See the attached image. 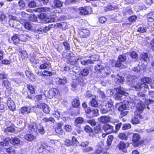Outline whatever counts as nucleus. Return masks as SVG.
Here are the masks:
<instances>
[{
  "label": "nucleus",
  "instance_id": "1",
  "mask_svg": "<svg viewBox=\"0 0 154 154\" xmlns=\"http://www.w3.org/2000/svg\"><path fill=\"white\" fill-rule=\"evenodd\" d=\"M30 132L34 134H37V131L42 134H44L45 131L43 126L40 124L37 125L35 122L31 123L29 126Z\"/></svg>",
  "mask_w": 154,
  "mask_h": 154
},
{
  "label": "nucleus",
  "instance_id": "2",
  "mask_svg": "<svg viewBox=\"0 0 154 154\" xmlns=\"http://www.w3.org/2000/svg\"><path fill=\"white\" fill-rule=\"evenodd\" d=\"M115 90L117 91L114 96L115 99L116 100H122L123 95L127 96L128 94L126 92V90L121 86L115 88Z\"/></svg>",
  "mask_w": 154,
  "mask_h": 154
},
{
  "label": "nucleus",
  "instance_id": "3",
  "mask_svg": "<svg viewBox=\"0 0 154 154\" xmlns=\"http://www.w3.org/2000/svg\"><path fill=\"white\" fill-rule=\"evenodd\" d=\"M127 106L128 105H126L123 103H118L116 104L115 107L116 108H118V111L120 112V117L122 118L127 114L128 112L126 111L128 108Z\"/></svg>",
  "mask_w": 154,
  "mask_h": 154
},
{
  "label": "nucleus",
  "instance_id": "4",
  "mask_svg": "<svg viewBox=\"0 0 154 154\" xmlns=\"http://www.w3.org/2000/svg\"><path fill=\"white\" fill-rule=\"evenodd\" d=\"M128 80L129 82V85L131 87L134 88L136 90L140 91L142 88V83L139 82L135 85L136 81L133 79V76H130L129 78H128Z\"/></svg>",
  "mask_w": 154,
  "mask_h": 154
},
{
  "label": "nucleus",
  "instance_id": "5",
  "mask_svg": "<svg viewBox=\"0 0 154 154\" xmlns=\"http://www.w3.org/2000/svg\"><path fill=\"white\" fill-rule=\"evenodd\" d=\"M134 103L136 104V107L137 108V111L135 112V114L138 113L140 114V113L142 112L144 108H146L145 104L141 100H136L134 102Z\"/></svg>",
  "mask_w": 154,
  "mask_h": 154
},
{
  "label": "nucleus",
  "instance_id": "6",
  "mask_svg": "<svg viewBox=\"0 0 154 154\" xmlns=\"http://www.w3.org/2000/svg\"><path fill=\"white\" fill-rule=\"evenodd\" d=\"M133 145L134 147L138 146L144 142L143 140H140V136L137 133H132Z\"/></svg>",
  "mask_w": 154,
  "mask_h": 154
},
{
  "label": "nucleus",
  "instance_id": "7",
  "mask_svg": "<svg viewBox=\"0 0 154 154\" xmlns=\"http://www.w3.org/2000/svg\"><path fill=\"white\" fill-rule=\"evenodd\" d=\"M51 67V63L47 59H45L42 60L39 68L41 69L48 70Z\"/></svg>",
  "mask_w": 154,
  "mask_h": 154
},
{
  "label": "nucleus",
  "instance_id": "8",
  "mask_svg": "<svg viewBox=\"0 0 154 154\" xmlns=\"http://www.w3.org/2000/svg\"><path fill=\"white\" fill-rule=\"evenodd\" d=\"M36 107L42 109L43 112L46 114L49 113L50 112L49 108L48 106L44 103H40L37 105Z\"/></svg>",
  "mask_w": 154,
  "mask_h": 154
},
{
  "label": "nucleus",
  "instance_id": "9",
  "mask_svg": "<svg viewBox=\"0 0 154 154\" xmlns=\"http://www.w3.org/2000/svg\"><path fill=\"white\" fill-rule=\"evenodd\" d=\"M112 65L113 67H118L121 69L125 68L127 67L126 65H123L122 62L119 60L115 61L113 60L112 61Z\"/></svg>",
  "mask_w": 154,
  "mask_h": 154
},
{
  "label": "nucleus",
  "instance_id": "10",
  "mask_svg": "<svg viewBox=\"0 0 154 154\" xmlns=\"http://www.w3.org/2000/svg\"><path fill=\"white\" fill-rule=\"evenodd\" d=\"M31 108L29 106H23L19 109V112L21 114H27L30 113Z\"/></svg>",
  "mask_w": 154,
  "mask_h": 154
},
{
  "label": "nucleus",
  "instance_id": "11",
  "mask_svg": "<svg viewBox=\"0 0 154 154\" xmlns=\"http://www.w3.org/2000/svg\"><path fill=\"white\" fill-rule=\"evenodd\" d=\"M50 10V8H42V11H44L45 13H42L39 14L38 16V19L39 20H42L45 19L47 16L46 13L49 11Z\"/></svg>",
  "mask_w": 154,
  "mask_h": 154
},
{
  "label": "nucleus",
  "instance_id": "12",
  "mask_svg": "<svg viewBox=\"0 0 154 154\" xmlns=\"http://www.w3.org/2000/svg\"><path fill=\"white\" fill-rule=\"evenodd\" d=\"M103 129L105 132L108 134H109L113 131L114 127L109 124H106L103 125Z\"/></svg>",
  "mask_w": 154,
  "mask_h": 154
},
{
  "label": "nucleus",
  "instance_id": "13",
  "mask_svg": "<svg viewBox=\"0 0 154 154\" xmlns=\"http://www.w3.org/2000/svg\"><path fill=\"white\" fill-rule=\"evenodd\" d=\"M9 144L8 140L5 138L0 142V150L4 151L5 147L8 146Z\"/></svg>",
  "mask_w": 154,
  "mask_h": 154
},
{
  "label": "nucleus",
  "instance_id": "14",
  "mask_svg": "<svg viewBox=\"0 0 154 154\" xmlns=\"http://www.w3.org/2000/svg\"><path fill=\"white\" fill-rule=\"evenodd\" d=\"M59 92L58 90L56 88H52L48 91V97L50 99L52 98Z\"/></svg>",
  "mask_w": 154,
  "mask_h": 154
},
{
  "label": "nucleus",
  "instance_id": "15",
  "mask_svg": "<svg viewBox=\"0 0 154 154\" xmlns=\"http://www.w3.org/2000/svg\"><path fill=\"white\" fill-rule=\"evenodd\" d=\"M142 117L140 114L137 113L135 114V116L131 121L132 123L134 124L139 123L140 122L139 119H142Z\"/></svg>",
  "mask_w": 154,
  "mask_h": 154
},
{
  "label": "nucleus",
  "instance_id": "16",
  "mask_svg": "<svg viewBox=\"0 0 154 154\" xmlns=\"http://www.w3.org/2000/svg\"><path fill=\"white\" fill-rule=\"evenodd\" d=\"M10 143L14 146H19L20 144V140L17 137H12L10 140Z\"/></svg>",
  "mask_w": 154,
  "mask_h": 154
},
{
  "label": "nucleus",
  "instance_id": "17",
  "mask_svg": "<svg viewBox=\"0 0 154 154\" xmlns=\"http://www.w3.org/2000/svg\"><path fill=\"white\" fill-rule=\"evenodd\" d=\"M113 103L112 100L111 99L107 98L106 103H105L106 107L109 109L111 111H112V109L111 108L113 107Z\"/></svg>",
  "mask_w": 154,
  "mask_h": 154
},
{
  "label": "nucleus",
  "instance_id": "18",
  "mask_svg": "<svg viewBox=\"0 0 154 154\" xmlns=\"http://www.w3.org/2000/svg\"><path fill=\"white\" fill-rule=\"evenodd\" d=\"M79 35L82 38H86L88 36L90 32L89 30L87 29H82L79 32Z\"/></svg>",
  "mask_w": 154,
  "mask_h": 154
},
{
  "label": "nucleus",
  "instance_id": "19",
  "mask_svg": "<svg viewBox=\"0 0 154 154\" xmlns=\"http://www.w3.org/2000/svg\"><path fill=\"white\" fill-rule=\"evenodd\" d=\"M117 147L120 150H122L124 152H127V150L126 149V144L123 141H121L117 145Z\"/></svg>",
  "mask_w": 154,
  "mask_h": 154
},
{
  "label": "nucleus",
  "instance_id": "20",
  "mask_svg": "<svg viewBox=\"0 0 154 154\" xmlns=\"http://www.w3.org/2000/svg\"><path fill=\"white\" fill-rule=\"evenodd\" d=\"M111 119V117L109 116H102L98 119V120L101 122L105 123L109 122Z\"/></svg>",
  "mask_w": 154,
  "mask_h": 154
},
{
  "label": "nucleus",
  "instance_id": "21",
  "mask_svg": "<svg viewBox=\"0 0 154 154\" xmlns=\"http://www.w3.org/2000/svg\"><path fill=\"white\" fill-rule=\"evenodd\" d=\"M56 83L58 85H63L66 83V79L65 77L63 78H56Z\"/></svg>",
  "mask_w": 154,
  "mask_h": 154
},
{
  "label": "nucleus",
  "instance_id": "22",
  "mask_svg": "<svg viewBox=\"0 0 154 154\" xmlns=\"http://www.w3.org/2000/svg\"><path fill=\"white\" fill-rule=\"evenodd\" d=\"M25 139L28 141H31L36 138L35 136L31 134H27L24 136Z\"/></svg>",
  "mask_w": 154,
  "mask_h": 154
},
{
  "label": "nucleus",
  "instance_id": "23",
  "mask_svg": "<svg viewBox=\"0 0 154 154\" xmlns=\"http://www.w3.org/2000/svg\"><path fill=\"white\" fill-rule=\"evenodd\" d=\"M7 104L10 110L14 111L15 109V106L13 101L8 100L7 101Z\"/></svg>",
  "mask_w": 154,
  "mask_h": 154
},
{
  "label": "nucleus",
  "instance_id": "24",
  "mask_svg": "<svg viewBox=\"0 0 154 154\" xmlns=\"http://www.w3.org/2000/svg\"><path fill=\"white\" fill-rule=\"evenodd\" d=\"M42 121L43 122L45 123L50 122V123H54L55 122V120L52 117L49 118L47 117H44L42 119Z\"/></svg>",
  "mask_w": 154,
  "mask_h": 154
},
{
  "label": "nucleus",
  "instance_id": "25",
  "mask_svg": "<svg viewBox=\"0 0 154 154\" xmlns=\"http://www.w3.org/2000/svg\"><path fill=\"white\" fill-rule=\"evenodd\" d=\"M84 131L90 134L89 135L91 136H93L95 135V134L93 133V130L91 128L89 125H86L84 128Z\"/></svg>",
  "mask_w": 154,
  "mask_h": 154
},
{
  "label": "nucleus",
  "instance_id": "26",
  "mask_svg": "<svg viewBox=\"0 0 154 154\" xmlns=\"http://www.w3.org/2000/svg\"><path fill=\"white\" fill-rule=\"evenodd\" d=\"M79 13L82 15H86L89 13L86 8L81 7L79 8Z\"/></svg>",
  "mask_w": 154,
  "mask_h": 154
},
{
  "label": "nucleus",
  "instance_id": "27",
  "mask_svg": "<svg viewBox=\"0 0 154 154\" xmlns=\"http://www.w3.org/2000/svg\"><path fill=\"white\" fill-rule=\"evenodd\" d=\"M140 59L143 61H147L149 60L148 55L146 53H143L141 54Z\"/></svg>",
  "mask_w": 154,
  "mask_h": 154
},
{
  "label": "nucleus",
  "instance_id": "28",
  "mask_svg": "<svg viewBox=\"0 0 154 154\" xmlns=\"http://www.w3.org/2000/svg\"><path fill=\"white\" fill-rule=\"evenodd\" d=\"M2 85L7 89H9L11 88V83L8 80L3 81Z\"/></svg>",
  "mask_w": 154,
  "mask_h": 154
},
{
  "label": "nucleus",
  "instance_id": "29",
  "mask_svg": "<svg viewBox=\"0 0 154 154\" xmlns=\"http://www.w3.org/2000/svg\"><path fill=\"white\" fill-rule=\"evenodd\" d=\"M81 63L83 65L87 66L89 64H93L94 63L92 60L90 59L82 60L81 62Z\"/></svg>",
  "mask_w": 154,
  "mask_h": 154
},
{
  "label": "nucleus",
  "instance_id": "30",
  "mask_svg": "<svg viewBox=\"0 0 154 154\" xmlns=\"http://www.w3.org/2000/svg\"><path fill=\"white\" fill-rule=\"evenodd\" d=\"M101 72L103 74L102 77H105L106 76L109 75L110 74V71L108 69L106 68H104V69L102 70L101 71Z\"/></svg>",
  "mask_w": 154,
  "mask_h": 154
},
{
  "label": "nucleus",
  "instance_id": "31",
  "mask_svg": "<svg viewBox=\"0 0 154 154\" xmlns=\"http://www.w3.org/2000/svg\"><path fill=\"white\" fill-rule=\"evenodd\" d=\"M23 26L24 27L29 30H31L32 29V27L31 23L29 22H25Z\"/></svg>",
  "mask_w": 154,
  "mask_h": 154
},
{
  "label": "nucleus",
  "instance_id": "32",
  "mask_svg": "<svg viewBox=\"0 0 154 154\" xmlns=\"http://www.w3.org/2000/svg\"><path fill=\"white\" fill-rule=\"evenodd\" d=\"M152 79L149 77H144L141 79V81L145 83L150 84L152 82Z\"/></svg>",
  "mask_w": 154,
  "mask_h": 154
},
{
  "label": "nucleus",
  "instance_id": "33",
  "mask_svg": "<svg viewBox=\"0 0 154 154\" xmlns=\"http://www.w3.org/2000/svg\"><path fill=\"white\" fill-rule=\"evenodd\" d=\"M11 40L15 45L19 43L20 41L19 38L16 35H14L11 37Z\"/></svg>",
  "mask_w": 154,
  "mask_h": 154
},
{
  "label": "nucleus",
  "instance_id": "34",
  "mask_svg": "<svg viewBox=\"0 0 154 154\" xmlns=\"http://www.w3.org/2000/svg\"><path fill=\"white\" fill-rule=\"evenodd\" d=\"M72 105L75 107H78L80 105L79 101L77 99H73L72 102Z\"/></svg>",
  "mask_w": 154,
  "mask_h": 154
},
{
  "label": "nucleus",
  "instance_id": "35",
  "mask_svg": "<svg viewBox=\"0 0 154 154\" xmlns=\"http://www.w3.org/2000/svg\"><path fill=\"white\" fill-rule=\"evenodd\" d=\"M148 94L151 98L149 99L150 102L154 101V91H149Z\"/></svg>",
  "mask_w": 154,
  "mask_h": 154
},
{
  "label": "nucleus",
  "instance_id": "36",
  "mask_svg": "<svg viewBox=\"0 0 154 154\" xmlns=\"http://www.w3.org/2000/svg\"><path fill=\"white\" fill-rule=\"evenodd\" d=\"M128 54L130 55L132 58L136 59L137 57V53L134 51H129L128 52H127Z\"/></svg>",
  "mask_w": 154,
  "mask_h": 154
},
{
  "label": "nucleus",
  "instance_id": "37",
  "mask_svg": "<svg viewBox=\"0 0 154 154\" xmlns=\"http://www.w3.org/2000/svg\"><path fill=\"white\" fill-rule=\"evenodd\" d=\"M54 6L58 8H60L63 6V3L58 0H55L54 2Z\"/></svg>",
  "mask_w": 154,
  "mask_h": 154
},
{
  "label": "nucleus",
  "instance_id": "38",
  "mask_svg": "<svg viewBox=\"0 0 154 154\" xmlns=\"http://www.w3.org/2000/svg\"><path fill=\"white\" fill-rule=\"evenodd\" d=\"M17 21L16 20H14L13 19H11L9 20V24L10 26L14 28H16L17 25L16 23Z\"/></svg>",
  "mask_w": 154,
  "mask_h": 154
},
{
  "label": "nucleus",
  "instance_id": "39",
  "mask_svg": "<svg viewBox=\"0 0 154 154\" xmlns=\"http://www.w3.org/2000/svg\"><path fill=\"white\" fill-rule=\"evenodd\" d=\"M38 0H33L31 1L29 4L28 6L30 8H33L36 6V3Z\"/></svg>",
  "mask_w": 154,
  "mask_h": 154
},
{
  "label": "nucleus",
  "instance_id": "40",
  "mask_svg": "<svg viewBox=\"0 0 154 154\" xmlns=\"http://www.w3.org/2000/svg\"><path fill=\"white\" fill-rule=\"evenodd\" d=\"M89 71L87 68H85L83 69L81 72V74L83 76H85L87 75L89 73Z\"/></svg>",
  "mask_w": 154,
  "mask_h": 154
},
{
  "label": "nucleus",
  "instance_id": "41",
  "mask_svg": "<svg viewBox=\"0 0 154 154\" xmlns=\"http://www.w3.org/2000/svg\"><path fill=\"white\" fill-rule=\"evenodd\" d=\"M62 126V124L59 123L58 124V127L55 129V131L58 134H61L62 133L63 130L61 128Z\"/></svg>",
  "mask_w": 154,
  "mask_h": 154
},
{
  "label": "nucleus",
  "instance_id": "42",
  "mask_svg": "<svg viewBox=\"0 0 154 154\" xmlns=\"http://www.w3.org/2000/svg\"><path fill=\"white\" fill-rule=\"evenodd\" d=\"M113 138V136L112 135H109L108 137L107 143L108 146H110L111 145Z\"/></svg>",
  "mask_w": 154,
  "mask_h": 154
},
{
  "label": "nucleus",
  "instance_id": "43",
  "mask_svg": "<svg viewBox=\"0 0 154 154\" xmlns=\"http://www.w3.org/2000/svg\"><path fill=\"white\" fill-rule=\"evenodd\" d=\"M52 75V73L48 70H44L42 72V75L44 76H51Z\"/></svg>",
  "mask_w": 154,
  "mask_h": 154
},
{
  "label": "nucleus",
  "instance_id": "44",
  "mask_svg": "<svg viewBox=\"0 0 154 154\" xmlns=\"http://www.w3.org/2000/svg\"><path fill=\"white\" fill-rule=\"evenodd\" d=\"M72 140L71 142V145L74 147H76L78 143L77 139L74 137H73L72 138Z\"/></svg>",
  "mask_w": 154,
  "mask_h": 154
},
{
  "label": "nucleus",
  "instance_id": "45",
  "mask_svg": "<svg viewBox=\"0 0 154 154\" xmlns=\"http://www.w3.org/2000/svg\"><path fill=\"white\" fill-rule=\"evenodd\" d=\"M89 58L91 60L94 61H97L99 60V56L97 55H94L89 56Z\"/></svg>",
  "mask_w": 154,
  "mask_h": 154
},
{
  "label": "nucleus",
  "instance_id": "46",
  "mask_svg": "<svg viewBox=\"0 0 154 154\" xmlns=\"http://www.w3.org/2000/svg\"><path fill=\"white\" fill-rule=\"evenodd\" d=\"M94 130L96 133H100L102 131V129L100 125L98 124L96 125V126L94 127Z\"/></svg>",
  "mask_w": 154,
  "mask_h": 154
},
{
  "label": "nucleus",
  "instance_id": "47",
  "mask_svg": "<svg viewBox=\"0 0 154 154\" xmlns=\"http://www.w3.org/2000/svg\"><path fill=\"white\" fill-rule=\"evenodd\" d=\"M27 88L31 94H33L35 93V88L32 85H27Z\"/></svg>",
  "mask_w": 154,
  "mask_h": 154
},
{
  "label": "nucleus",
  "instance_id": "48",
  "mask_svg": "<svg viewBox=\"0 0 154 154\" xmlns=\"http://www.w3.org/2000/svg\"><path fill=\"white\" fill-rule=\"evenodd\" d=\"M4 150H6V152L8 154H14V149L11 147L4 148Z\"/></svg>",
  "mask_w": 154,
  "mask_h": 154
},
{
  "label": "nucleus",
  "instance_id": "49",
  "mask_svg": "<svg viewBox=\"0 0 154 154\" xmlns=\"http://www.w3.org/2000/svg\"><path fill=\"white\" fill-rule=\"evenodd\" d=\"M119 138L122 140H127L128 137L124 133H121L119 135Z\"/></svg>",
  "mask_w": 154,
  "mask_h": 154
},
{
  "label": "nucleus",
  "instance_id": "50",
  "mask_svg": "<svg viewBox=\"0 0 154 154\" xmlns=\"http://www.w3.org/2000/svg\"><path fill=\"white\" fill-rule=\"evenodd\" d=\"M91 106L94 107L98 106L97 101L95 99H92L90 102Z\"/></svg>",
  "mask_w": 154,
  "mask_h": 154
},
{
  "label": "nucleus",
  "instance_id": "51",
  "mask_svg": "<svg viewBox=\"0 0 154 154\" xmlns=\"http://www.w3.org/2000/svg\"><path fill=\"white\" fill-rule=\"evenodd\" d=\"M119 60L121 62H125L126 60V57L124 55H120L118 57Z\"/></svg>",
  "mask_w": 154,
  "mask_h": 154
},
{
  "label": "nucleus",
  "instance_id": "52",
  "mask_svg": "<svg viewBox=\"0 0 154 154\" xmlns=\"http://www.w3.org/2000/svg\"><path fill=\"white\" fill-rule=\"evenodd\" d=\"M65 131L67 132H69L72 130V127L70 125H65L63 127Z\"/></svg>",
  "mask_w": 154,
  "mask_h": 154
},
{
  "label": "nucleus",
  "instance_id": "53",
  "mask_svg": "<svg viewBox=\"0 0 154 154\" xmlns=\"http://www.w3.org/2000/svg\"><path fill=\"white\" fill-rule=\"evenodd\" d=\"M8 18L4 14L0 15V20L2 22H7Z\"/></svg>",
  "mask_w": 154,
  "mask_h": 154
},
{
  "label": "nucleus",
  "instance_id": "54",
  "mask_svg": "<svg viewBox=\"0 0 154 154\" xmlns=\"http://www.w3.org/2000/svg\"><path fill=\"white\" fill-rule=\"evenodd\" d=\"M5 131L6 132H13L14 131V128L12 126L8 127L5 129Z\"/></svg>",
  "mask_w": 154,
  "mask_h": 154
},
{
  "label": "nucleus",
  "instance_id": "55",
  "mask_svg": "<svg viewBox=\"0 0 154 154\" xmlns=\"http://www.w3.org/2000/svg\"><path fill=\"white\" fill-rule=\"evenodd\" d=\"M103 66L100 65H98L97 66L95 67V69L97 71V70L98 71V72H101V71L103 69Z\"/></svg>",
  "mask_w": 154,
  "mask_h": 154
},
{
  "label": "nucleus",
  "instance_id": "56",
  "mask_svg": "<svg viewBox=\"0 0 154 154\" xmlns=\"http://www.w3.org/2000/svg\"><path fill=\"white\" fill-rule=\"evenodd\" d=\"M106 109L105 108H102L100 109V112L101 114H104L108 113L109 112L110 110H109V109L107 108Z\"/></svg>",
  "mask_w": 154,
  "mask_h": 154
},
{
  "label": "nucleus",
  "instance_id": "57",
  "mask_svg": "<svg viewBox=\"0 0 154 154\" xmlns=\"http://www.w3.org/2000/svg\"><path fill=\"white\" fill-rule=\"evenodd\" d=\"M29 19L30 20L32 21L35 22L36 21H38L37 20V18L36 16L35 15H32L29 17ZM38 22H41V21H40L39 22L38 21Z\"/></svg>",
  "mask_w": 154,
  "mask_h": 154
},
{
  "label": "nucleus",
  "instance_id": "58",
  "mask_svg": "<svg viewBox=\"0 0 154 154\" xmlns=\"http://www.w3.org/2000/svg\"><path fill=\"white\" fill-rule=\"evenodd\" d=\"M18 5L21 9L24 8L25 6L24 1L22 0H20L19 2Z\"/></svg>",
  "mask_w": 154,
  "mask_h": 154
},
{
  "label": "nucleus",
  "instance_id": "59",
  "mask_svg": "<svg viewBox=\"0 0 154 154\" xmlns=\"http://www.w3.org/2000/svg\"><path fill=\"white\" fill-rule=\"evenodd\" d=\"M83 122V118L81 117L77 118L75 120V122L77 124H81Z\"/></svg>",
  "mask_w": 154,
  "mask_h": 154
},
{
  "label": "nucleus",
  "instance_id": "60",
  "mask_svg": "<svg viewBox=\"0 0 154 154\" xmlns=\"http://www.w3.org/2000/svg\"><path fill=\"white\" fill-rule=\"evenodd\" d=\"M137 18V17L136 16L133 15L129 17L128 20L131 22H134L136 21Z\"/></svg>",
  "mask_w": 154,
  "mask_h": 154
},
{
  "label": "nucleus",
  "instance_id": "61",
  "mask_svg": "<svg viewBox=\"0 0 154 154\" xmlns=\"http://www.w3.org/2000/svg\"><path fill=\"white\" fill-rule=\"evenodd\" d=\"M131 125L129 124H126L123 125L122 129L124 130H127L130 128Z\"/></svg>",
  "mask_w": 154,
  "mask_h": 154
},
{
  "label": "nucleus",
  "instance_id": "62",
  "mask_svg": "<svg viewBox=\"0 0 154 154\" xmlns=\"http://www.w3.org/2000/svg\"><path fill=\"white\" fill-rule=\"evenodd\" d=\"M63 45L64 47L65 50H69L70 49L69 45L67 42H65L63 43Z\"/></svg>",
  "mask_w": 154,
  "mask_h": 154
},
{
  "label": "nucleus",
  "instance_id": "63",
  "mask_svg": "<svg viewBox=\"0 0 154 154\" xmlns=\"http://www.w3.org/2000/svg\"><path fill=\"white\" fill-rule=\"evenodd\" d=\"M91 112L93 113V116H97L99 114L98 110L97 109H93Z\"/></svg>",
  "mask_w": 154,
  "mask_h": 154
},
{
  "label": "nucleus",
  "instance_id": "64",
  "mask_svg": "<svg viewBox=\"0 0 154 154\" xmlns=\"http://www.w3.org/2000/svg\"><path fill=\"white\" fill-rule=\"evenodd\" d=\"M146 27L144 28L142 27H139L137 29V31L141 33H143L146 32Z\"/></svg>",
  "mask_w": 154,
  "mask_h": 154
}]
</instances>
